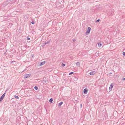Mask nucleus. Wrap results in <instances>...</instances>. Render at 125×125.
Instances as JSON below:
<instances>
[{
    "mask_svg": "<svg viewBox=\"0 0 125 125\" xmlns=\"http://www.w3.org/2000/svg\"><path fill=\"white\" fill-rule=\"evenodd\" d=\"M46 44H45V43H43L42 44V47L44 46H45Z\"/></svg>",
    "mask_w": 125,
    "mask_h": 125,
    "instance_id": "17",
    "label": "nucleus"
},
{
    "mask_svg": "<svg viewBox=\"0 0 125 125\" xmlns=\"http://www.w3.org/2000/svg\"><path fill=\"white\" fill-rule=\"evenodd\" d=\"M50 41H48L47 42H44L45 43V44H46V45L47 44H48L50 43Z\"/></svg>",
    "mask_w": 125,
    "mask_h": 125,
    "instance_id": "15",
    "label": "nucleus"
},
{
    "mask_svg": "<svg viewBox=\"0 0 125 125\" xmlns=\"http://www.w3.org/2000/svg\"><path fill=\"white\" fill-rule=\"evenodd\" d=\"M7 0V2H8L9 1H10L11 0Z\"/></svg>",
    "mask_w": 125,
    "mask_h": 125,
    "instance_id": "28",
    "label": "nucleus"
},
{
    "mask_svg": "<svg viewBox=\"0 0 125 125\" xmlns=\"http://www.w3.org/2000/svg\"><path fill=\"white\" fill-rule=\"evenodd\" d=\"M15 97L17 99H19V97L17 96H15Z\"/></svg>",
    "mask_w": 125,
    "mask_h": 125,
    "instance_id": "19",
    "label": "nucleus"
},
{
    "mask_svg": "<svg viewBox=\"0 0 125 125\" xmlns=\"http://www.w3.org/2000/svg\"><path fill=\"white\" fill-rule=\"evenodd\" d=\"M113 85H112V84H111L110 85V87H109V89L110 90H111L113 88Z\"/></svg>",
    "mask_w": 125,
    "mask_h": 125,
    "instance_id": "7",
    "label": "nucleus"
},
{
    "mask_svg": "<svg viewBox=\"0 0 125 125\" xmlns=\"http://www.w3.org/2000/svg\"><path fill=\"white\" fill-rule=\"evenodd\" d=\"M109 74H112V73L111 72H110V73H109Z\"/></svg>",
    "mask_w": 125,
    "mask_h": 125,
    "instance_id": "32",
    "label": "nucleus"
},
{
    "mask_svg": "<svg viewBox=\"0 0 125 125\" xmlns=\"http://www.w3.org/2000/svg\"><path fill=\"white\" fill-rule=\"evenodd\" d=\"M53 101V99L52 98H51L49 100V102H50L51 103H52Z\"/></svg>",
    "mask_w": 125,
    "mask_h": 125,
    "instance_id": "10",
    "label": "nucleus"
},
{
    "mask_svg": "<svg viewBox=\"0 0 125 125\" xmlns=\"http://www.w3.org/2000/svg\"><path fill=\"white\" fill-rule=\"evenodd\" d=\"M123 55L125 56V52H123Z\"/></svg>",
    "mask_w": 125,
    "mask_h": 125,
    "instance_id": "22",
    "label": "nucleus"
},
{
    "mask_svg": "<svg viewBox=\"0 0 125 125\" xmlns=\"http://www.w3.org/2000/svg\"><path fill=\"white\" fill-rule=\"evenodd\" d=\"M45 63V61L41 62L39 65L40 66H41L44 64Z\"/></svg>",
    "mask_w": 125,
    "mask_h": 125,
    "instance_id": "6",
    "label": "nucleus"
},
{
    "mask_svg": "<svg viewBox=\"0 0 125 125\" xmlns=\"http://www.w3.org/2000/svg\"><path fill=\"white\" fill-rule=\"evenodd\" d=\"M26 70H27V69H25V70H23V71L22 72H24L25 71H26Z\"/></svg>",
    "mask_w": 125,
    "mask_h": 125,
    "instance_id": "30",
    "label": "nucleus"
},
{
    "mask_svg": "<svg viewBox=\"0 0 125 125\" xmlns=\"http://www.w3.org/2000/svg\"><path fill=\"white\" fill-rule=\"evenodd\" d=\"M8 34H9V35H10L9 33H6L5 34L6 35H8Z\"/></svg>",
    "mask_w": 125,
    "mask_h": 125,
    "instance_id": "26",
    "label": "nucleus"
},
{
    "mask_svg": "<svg viewBox=\"0 0 125 125\" xmlns=\"http://www.w3.org/2000/svg\"><path fill=\"white\" fill-rule=\"evenodd\" d=\"M95 73V71H94L90 72L89 74H90L91 75H94Z\"/></svg>",
    "mask_w": 125,
    "mask_h": 125,
    "instance_id": "4",
    "label": "nucleus"
},
{
    "mask_svg": "<svg viewBox=\"0 0 125 125\" xmlns=\"http://www.w3.org/2000/svg\"><path fill=\"white\" fill-rule=\"evenodd\" d=\"M121 125H125V124L124 123L122 124Z\"/></svg>",
    "mask_w": 125,
    "mask_h": 125,
    "instance_id": "27",
    "label": "nucleus"
},
{
    "mask_svg": "<svg viewBox=\"0 0 125 125\" xmlns=\"http://www.w3.org/2000/svg\"><path fill=\"white\" fill-rule=\"evenodd\" d=\"M34 88L36 90H37L38 89V87L37 86H35Z\"/></svg>",
    "mask_w": 125,
    "mask_h": 125,
    "instance_id": "14",
    "label": "nucleus"
},
{
    "mask_svg": "<svg viewBox=\"0 0 125 125\" xmlns=\"http://www.w3.org/2000/svg\"><path fill=\"white\" fill-rule=\"evenodd\" d=\"M74 73L73 72H71L69 73V75H71L72 74Z\"/></svg>",
    "mask_w": 125,
    "mask_h": 125,
    "instance_id": "16",
    "label": "nucleus"
},
{
    "mask_svg": "<svg viewBox=\"0 0 125 125\" xmlns=\"http://www.w3.org/2000/svg\"><path fill=\"white\" fill-rule=\"evenodd\" d=\"M63 103L62 102H60L59 103L58 105V106L60 107L63 104Z\"/></svg>",
    "mask_w": 125,
    "mask_h": 125,
    "instance_id": "8",
    "label": "nucleus"
},
{
    "mask_svg": "<svg viewBox=\"0 0 125 125\" xmlns=\"http://www.w3.org/2000/svg\"><path fill=\"white\" fill-rule=\"evenodd\" d=\"M61 65L62 67H64L65 66V65L64 64L62 63Z\"/></svg>",
    "mask_w": 125,
    "mask_h": 125,
    "instance_id": "18",
    "label": "nucleus"
},
{
    "mask_svg": "<svg viewBox=\"0 0 125 125\" xmlns=\"http://www.w3.org/2000/svg\"><path fill=\"white\" fill-rule=\"evenodd\" d=\"M88 91V89L87 88H85L83 90L84 93L85 94H86L87 93Z\"/></svg>",
    "mask_w": 125,
    "mask_h": 125,
    "instance_id": "5",
    "label": "nucleus"
},
{
    "mask_svg": "<svg viewBox=\"0 0 125 125\" xmlns=\"http://www.w3.org/2000/svg\"><path fill=\"white\" fill-rule=\"evenodd\" d=\"M14 62V61H12L11 62V63L12 64L13 63V62Z\"/></svg>",
    "mask_w": 125,
    "mask_h": 125,
    "instance_id": "31",
    "label": "nucleus"
},
{
    "mask_svg": "<svg viewBox=\"0 0 125 125\" xmlns=\"http://www.w3.org/2000/svg\"><path fill=\"white\" fill-rule=\"evenodd\" d=\"M76 39H74L73 41V42H75L76 41Z\"/></svg>",
    "mask_w": 125,
    "mask_h": 125,
    "instance_id": "29",
    "label": "nucleus"
},
{
    "mask_svg": "<svg viewBox=\"0 0 125 125\" xmlns=\"http://www.w3.org/2000/svg\"><path fill=\"white\" fill-rule=\"evenodd\" d=\"M31 75V74H25L24 76V79L30 77Z\"/></svg>",
    "mask_w": 125,
    "mask_h": 125,
    "instance_id": "3",
    "label": "nucleus"
},
{
    "mask_svg": "<svg viewBox=\"0 0 125 125\" xmlns=\"http://www.w3.org/2000/svg\"><path fill=\"white\" fill-rule=\"evenodd\" d=\"M124 101H125V99Z\"/></svg>",
    "mask_w": 125,
    "mask_h": 125,
    "instance_id": "33",
    "label": "nucleus"
},
{
    "mask_svg": "<svg viewBox=\"0 0 125 125\" xmlns=\"http://www.w3.org/2000/svg\"><path fill=\"white\" fill-rule=\"evenodd\" d=\"M114 10L113 9L111 10V11H112V12H111V14H110V15H112L113 14V12H114Z\"/></svg>",
    "mask_w": 125,
    "mask_h": 125,
    "instance_id": "11",
    "label": "nucleus"
},
{
    "mask_svg": "<svg viewBox=\"0 0 125 125\" xmlns=\"http://www.w3.org/2000/svg\"><path fill=\"white\" fill-rule=\"evenodd\" d=\"M42 83L43 84H45L46 83V81L45 80H43L42 81Z\"/></svg>",
    "mask_w": 125,
    "mask_h": 125,
    "instance_id": "12",
    "label": "nucleus"
},
{
    "mask_svg": "<svg viewBox=\"0 0 125 125\" xmlns=\"http://www.w3.org/2000/svg\"><path fill=\"white\" fill-rule=\"evenodd\" d=\"M76 65L78 67H79L80 66V64L79 62H77L76 63Z\"/></svg>",
    "mask_w": 125,
    "mask_h": 125,
    "instance_id": "9",
    "label": "nucleus"
},
{
    "mask_svg": "<svg viewBox=\"0 0 125 125\" xmlns=\"http://www.w3.org/2000/svg\"><path fill=\"white\" fill-rule=\"evenodd\" d=\"M100 21V19H98L96 21V22H99Z\"/></svg>",
    "mask_w": 125,
    "mask_h": 125,
    "instance_id": "20",
    "label": "nucleus"
},
{
    "mask_svg": "<svg viewBox=\"0 0 125 125\" xmlns=\"http://www.w3.org/2000/svg\"><path fill=\"white\" fill-rule=\"evenodd\" d=\"M5 94H6L5 93L2 95L0 97V102H1L2 101L4 97L5 96Z\"/></svg>",
    "mask_w": 125,
    "mask_h": 125,
    "instance_id": "1",
    "label": "nucleus"
},
{
    "mask_svg": "<svg viewBox=\"0 0 125 125\" xmlns=\"http://www.w3.org/2000/svg\"><path fill=\"white\" fill-rule=\"evenodd\" d=\"M122 80H125V77L122 79Z\"/></svg>",
    "mask_w": 125,
    "mask_h": 125,
    "instance_id": "25",
    "label": "nucleus"
},
{
    "mask_svg": "<svg viewBox=\"0 0 125 125\" xmlns=\"http://www.w3.org/2000/svg\"><path fill=\"white\" fill-rule=\"evenodd\" d=\"M80 108H81L82 107V104H80Z\"/></svg>",
    "mask_w": 125,
    "mask_h": 125,
    "instance_id": "24",
    "label": "nucleus"
},
{
    "mask_svg": "<svg viewBox=\"0 0 125 125\" xmlns=\"http://www.w3.org/2000/svg\"><path fill=\"white\" fill-rule=\"evenodd\" d=\"M91 29V28L90 27H88V28L87 31L86 32V35H88L90 33Z\"/></svg>",
    "mask_w": 125,
    "mask_h": 125,
    "instance_id": "2",
    "label": "nucleus"
},
{
    "mask_svg": "<svg viewBox=\"0 0 125 125\" xmlns=\"http://www.w3.org/2000/svg\"><path fill=\"white\" fill-rule=\"evenodd\" d=\"M27 40H30V38L29 37H28L27 38Z\"/></svg>",
    "mask_w": 125,
    "mask_h": 125,
    "instance_id": "23",
    "label": "nucleus"
},
{
    "mask_svg": "<svg viewBox=\"0 0 125 125\" xmlns=\"http://www.w3.org/2000/svg\"><path fill=\"white\" fill-rule=\"evenodd\" d=\"M101 45L102 44L101 43H98V45L99 47H101Z\"/></svg>",
    "mask_w": 125,
    "mask_h": 125,
    "instance_id": "13",
    "label": "nucleus"
},
{
    "mask_svg": "<svg viewBox=\"0 0 125 125\" xmlns=\"http://www.w3.org/2000/svg\"><path fill=\"white\" fill-rule=\"evenodd\" d=\"M31 23L33 24H34V23H35V22H34V21H32V22H31Z\"/></svg>",
    "mask_w": 125,
    "mask_h": 125,
    "instance_id": "21",
    "label": "nucleus"
}]
</instances>
